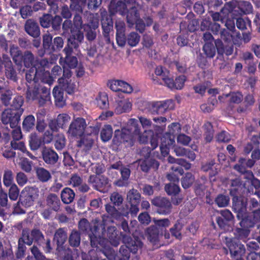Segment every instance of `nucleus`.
I'll return each instance as SVG.
<instances>
[{"label": "nucleus", "instance_id": "nucleus-43", "mask_svg": "<svg viewBox=\"0 0 260 260\" xmlns=\"http://www.w3.org/2000/svg\"><path fill=\"white\" fill-rule=\"evenodd\" d=\"M23 58L24 64L27 68L32 67L36 61L34 55L29 51H26L24 53Z\"/></svg>", "mask_w": 260, "mask_h": 260}, {"label": "nucleus", "instance_id": "nucleus-40", "mask_svg": "<svg viewBox=\"0 0 260 260\" xmlns=\"http://www.w3.org/2000/svg\"><path fill=\"white\" fill-rule=\"evenodd\" d=\"M67 239L66 233L62 229H58L54 235V240L56 241L58 245H62L64 243Z\"/></svg>", "mask_w": 260, "mask_h": 260}, {"label": "nucleus", "instance_id": "nucleus-64", "mask_svg": "<svg viewBox=\"0 0 260 260\" xmlns=\"http://www.w3.org/2000/svg\"><path fill=\"white\" fill-rule=\"evenodd\" d=\"M16 180L18 184L21 186L26 184L28 181L27 176L21 172H20L17 174L16 176Z\"/></svg>", "mask_w": 260, "mask_h": 260}, {"label": "nucleus", "instance_id": "nucleus-7", "mask_svg": "<svg viewBox=\"0 0 260 260\" xmlns=\"http://www.w3.org/2000/svg\"><path fill=\"white\" fill-rule=\"evenodd\" d=\"M86 126L84 118H76L70 124L68 133L71 137H81L84 134Z\"/></svg>", "mask_w": 260, "mask_h": 260}, {"label": "nucleus", "instance_id": "nucleus-30", "mask_svg": "<svg viewBox=\"0 0 260 260\" xmlns=\"http://www.w3.org/2000/svg\"><path fill=\"white\" fill-rule=\"evenodd\" d=\"M47 205L54 210L57 211L59 208L60 201L55 194H49L47 198Z\"/></svg>", "mask_w": 260, "mask_h": 260}, {"label": "nucleus", "instance_id": "nucleus-36", "mask_svg": "<svg viewBox=\"0 0 260 260\" xmlns=\"http://www.w3.org/2000/svg\"><path fill=\"white\" fill-rule=\"evenodd\" d=\"M10 54L13 61L16 64H19L21 62L22 59L21 52L17 46L14 45L11 46Z\"/></svg>", "mask_w": 260, "mask_h": 260}, {"label": "nucleus", "instance_id": "nucleus-20", "mask_svg": "<svg viewBox=\"0 0 260 260\" xmlns=\"http://www.w3.org/2000/svg\"><path fill=\"white\" fill-rule=\"evenodd\" d=\"M25 30L29 35L34 38L38 37L40 34L38 24L31 19L26 21L25 24Z\"/></svg>", "mask_w": 260, "mask_h": 260}, {"label": "nucleus", "instance_id": "nucleus-1", "mask_svg": "<svg viewBox=\"0 0 260 260\" xmlns=\"http://www.w3.org/2000/svg\"><path fill=\"white\" fill-rule=\"evenodd\" d=\"M103 222L101 223L100 220L96 219L93 220L92 221L93 228H92L86 219L83 218L79 222V229L83 233L88 234L92 246L99 247V245L102 246L104 244V243L106 242V240L104 239V237L105 236L104 233L105 219L104 218Z\"/></svg>", "mask_w": 260, "mask_h": 260}, {"label": "nucleus", "instance_id": "nucleus-54", "mask_svg": "<svg viewBox=\"0 0 260 260\" xmlns=\"http://www.w3.org/2000/svg\"><path fill=\"white\" fill-rule=\"evenodd\" d=\"M98 105L102 109L107 108L109 106L108 98L106 94H100L96 98Z\"/></svg>", "mask_w": 260, "mask_h": 260}, {"label": "nucleus", "instance_id": "nucleus-27", "mask_svg": "<svg viewBox=\"0 0 260 260\" xmlns=\"http://www.w3.org/2000/svg\"><path fill=\"white\" fill-rule=\"evenodd\" d=\"M141 194L137 189L133 188L127 193V201L129 204H139L140 201Z\"/></svg>", "mask_w": 260, "mask_h": 260}, {"label": "nucleus", "instance_id": "nucleus-38", "mask_svg": "<svg viewBox=\"0 0 260 260\" xmlns=\"http://www.w3.org/2000/svg\"><path fill=\"white\" fill-rule=\"evenodd\" d=\"M80 234L76 230L72 231L69 239L70 245L73 247H78L80 245Z\"/></svg>", "mask_w": 260, "mask_h": 260}, {"label": "nucleus", "instance_id": "nucleus-63", "mask_svg": "<svg viewBox=\"0 0 260 260\" xmlns=\"http://www.w3.org/2000/svg\"><path fill=\"white\" fill-rule=\"evenodd\" d=\"M96 182L94 184V188L98 189L106 185L108 183V180L107 177L104 176L96 177Z\"/></svg>", "mask_w": 260, "mask_h": 260}, {"label": "nucleus", "instance_id": "nucleus-34", "mask_svg": "<svg viewBox=\"0 0 260 260\" xmlns=\"http://www.w3.org/2000/svg\"><path fill=\"white\" fill-rule=\"evenodd\" d=\"M237 3L234 6L235 8H234L233 11H237L236 10V6L238 5V7L237 8L238 9L241 10V12L243 13H249L251 12L252 9V7L251 4L248 2H240L239 3H237V2L235 1Z\"/></svg>", "mask_w": 260, "mask_h": 260}, {"label": "nucleus", "instance_id": "nucleus-35", "mask_svg": "<svg viewBox=\"0 0 260 260\" xmlns=\"http://www.w3.org/2000/svg\"><path fill=\"white\" fill-rule=\"evenodd\" d=\"M36 173L38 179L42 182H47L51 178L50 172L43 168H38Z\"/></svg>", "mask_w": 260, "mask_h": 260}, {"label": "nucleus", "instance_id": "nucleus-5", "mask_svg": "<svg viewBox=\"0 0 260 260\" xmlns=\"http://www.w3.org/2000/svg\"><path fill=\"white\" fill-rule=\"evenodd\" d=\"M174 104L172 100L158 101L149 104L148 111L153 115H159L165 113L168 110L173 109Z\"/></svg>", "mask_w": 260, "mask_h": 260}, {"label": "nucleus", "instance_id": "nucleus-26", "mask_svg": "<svg viewBox=\"0 0 260 260\" xmlns=\"http://www.w3.org/2000/svg\"><path fill=\"white\" fill-rule=\"evenodd\" d=\"M148 239L152 243H156L158 240L160 231L158 228L154 225H151L147 229Z\"/></svg>", "mask_w": 260, "mask_h": 260}, {"label": "nucleus", "instance_id": "nucleus-23", "mask_svg": "<svg viewBox=\"0 0 260 260\" xmlns=\"http://www.w3.org/2000/svg\"><path fill=\"white\" fill-rule=\"evenodd\" d=\"M137 8L135 6L133 7L127 14L126 21L129 26H132L135 22L140 18V15L137 12L138 10L136 9H140L141 6L138 4H137Z\"/></svg>", "mask_w": 260, "mask_h": 260}, {"label": "nucleus", "instance_id": "nucleus-21", "mask_svg": "<svg viewBox=\"0 0 260 260\" xmlns=\"http://www.w3.org/2000/svg\"><path fill=\"white\" fill-rule=\"evenodd\" d=\"M71 37L68 39V42L76 48L83 40L84 35L79 30H71Z\"/></svg>", "mask_w": 260, "mask_h": 260}, {"label": "nucleus", "instance_id": "nucleus-19", "mask_svg": "<svg viewBox=\"0 0 260 260\" xmlns=\"http://www.w3.org/2000/svg\"><path fill=\"white\" fill-rule=\"evenodd\" d=\"M5 68V74L6 76L13 80H16V72L13 69L12 63L10 58L6 55L3 56V63Z\"/></svg>", "mask_w": 260, "mask_h": 260}, {"label": "nucleus", "instance_id": "nucleus-50", "mask_svg": "<svg viewBox=\"0 0 260 260\" xmlns=\"http://www.w3.org/2000/svg\"><path fill=\"white\" fill-rule=\"evenodd\" d=\"M175 143L174 137L173 135L167 133L165 134L161 139V144L165 146L170 147Z\"/></svg>", "mask_w": 260, "mask_h": 260}, {"label": "nucleus", "instance_id": "nucleus-11", "mask_svg": "<svg viewBox=\"0 0 260 260\" xmlns=\"http://www.w3.org/2000/svg\"><path fill=\"white\" fill-rule=\"evenodd\" d=\"M70 8L80 13L83 12V9L85 7L87 0H71ZM101 0H88V8L89 9L97 8L101 4Z\"/></svg>", "mask_w": 260, "mask_h": 260}, {"label": "nucleus", "instance_id": "nucleus-14", "mask_svg": "<svg viewBox=\"0 0 260 260\" xmlns=\"http://www.w3.org/2000/svg\"><path fill=\"white\" fill-rule=\"evenodd\" d=\"M226 245L232 256H242L245 252L244 245L237 242L235 240H230V241H226Z\"/></svg>", "mask_w": 260, "mask_h": 260}, {"label": "nucleus", "instance_id": "nucleus-28", "mask_svg": "<svg viewBox=\"0 0 260 260\" xmlns=\"http://www.w3.org/2000/svg\"><path fill=\"white\" fill-rule=\"evenodd\" d=\"M139 164L141 170L144 172H147L151 166H154L156 168L158 167V164L156 161L148 157L143 160H140Z\"/></svg>", "mask_w": 260, "mask_h": 260}, {"label": "nucleus", "instance_id": "nucleus-33", "mask_svg": "<svg viewBox=\"0 0 260 260\" xmlns=\"http://www.w3.org/2000/svg\"><path fill=\"white\" fill-rule=\"evenodd\" d=\"M42 141L41 139L36 134H31L29 137V144L32 150H36L41 146Z\"/></svg>", "mask_w": 260, "mask_h": 260}, {"label": "nucleus", "instance_id": "nucleus-45", "mask_svg": "<svg viewBox=\"0 0 260 260\" xmlns=\"http://www.w3.org/2000/svg\"><path fill=\"white\" fill-rule=\"evenodd\" d=\"M18 165L22 170L26 173L30 172L32 170V162L29 161L26 158H20Z\"/></svg>", "mask_w": 260, "mask_h": 260}, {"label": "nucleus", "instance_id": "nucleus-49", "mask_svg": "<svg viewBox=\"0 0 260 260\" xmlns=\"http://www.w3.org/2000/svg\"><path fill=\"white\" fill-rule=\"evenodd\" d=\"M203 50L209 57H213L215 54V48L213 43L206 42L203 47Z\"/></svg>", "mask_w": 260, "mask_h": 260}, {"label": "nucleus", "instance_id": "nucleus-37", "mask_svg": "<svg viewBox=\"0 0 260 260\" xmlns=\"http://www.w3.org/2000/svg\"><path fill=\"white\" fill-rule=\"evenodd\" d=\"M206 27H208L211 31L215 34H217L220 30V25L217 23H211L210 21L204 20L201 24V29L205 30Z\"/></svg>", "mask_w": 260, "mask_h": 260}, {"label": "nucleus", "instance_id": "nucleus-42", "mask_svg": "<svg viewBox=\"0 0 260 260\" xmlns=\"http://www.w3.org/2000/svg\"><path fill=\"white\" fill-rule=\"evenodd\" d=\"M13 174L10 170H5L3 176V183L6 187H9L14 184Z\"/></svg>", "mask_w": 260, "mask_h": 260}, {"label": "nucleus", "instance_id": "nucleus-41", "mask_svg": "<svg viewBox=\"0 0 260 260\" xmlns=\"http://www.w3.org/2000/svg\"><path fill=\"white\" fill-rule=\"evenodd\" d=\"M112 128L111 125H105L101 131V137L102 140L104 142L109 141L112 137Z\"/></svg>", "mask_w": 260, "mask_h": 260}, {"label": "nucleus", "instance_id": "nucleus-58", "mask_svg": "<svg viewBox=\"0 0 260 260\" xmlns=\"http://www.w3.org/2000/svg\"><path fill=\"white\" fill-rule=\"evenodd\" d=\"M165 190L168 194H176L179 192V186L174 183H170L165 186Z\"/></svg>", "mask_w": 260, "mask_h": 260}, {"label": "nucleus", "instance_id": "nucleus-6", "mask_svg": "<svg viewBox=\"0 0 260 260\" xmlns=\"http://www.w3.org/2000/svg\"><path fill=\"white\" fill-rule=\"evenodd\" d=\"M87 134L84 135L79 141L78 146L85 151L89 150L92 147L94 138L98 133V129L95 127L89 126L87 128Z\"/></svg>", "mask_w": 260, "mask_h": 260}, {"label": "nucleus", "instance_id": "nucleus-24", "mask_svg": "<svg viewBox=\"0 0 260 260\" xmlns=\"http://www.w3.org/2000/svg\"><path fill=\"white\" fill-rule=\"evenodd\" d=\"M247 201L243 198H233V207L239 213H243L246 211Z\"/></svg>", "mask_w": 260, "mask_h": 260}, {"label": "nucleus", "instance_id": "nucleus-17", "mask_svg": "<svg viewBox=\"0 0 260 260\" xmlns=\"http://www.w3.org/2000/svg\"><path fill=\"white\" fill-rule=\"evenodd\" d=\"M120 234V233L115 226H110L108 228L106 237L111 245L117 246L119 244L121 240Z\"/></svg>", "mask_w": 260, "mask_h": 260}, {"label": "nucleus", "instance_id": "nucleus-2", "mask_svg": "<svg viewBox=\"0 0 260 260\" xmlns=\"http://www.w3.org/2000/svg\"><path fill=\"white\" fill-rule=\"evenodd\" d=\"M23 112V109H6L2 114V121L5 124H9L11 127H15L18 126Z\"/></svg>", "mask_w": 260, "mask_h": 260}, {"label": "nucleus", "instance_id": "nucleus-55", "mask_svg": "<svg viewBox=\"0 0 260 260\" xmlns=\"http://www.w3.org/2000/svg\"><path fill=\"white\" fill-rule=\"evenodd\" d=\"M0 92L2 93L1 99L3 103L7 105L10 103V100L11 98L12 92L9 90H5L3 88L0 87Z\"/></svg>", "mask_w": 260, "mask_h": 260}, {"label": "nucleus", "instance_id": "nucleus-57", "mask_svg": "<svg viewBox=\"0 0 260 260\" xmlns=\"http://www.w3.org/2000/svg\"><path fill=\"white\" fill-rule=\"evenodd\" d=\"M194 181V178L192 174L187 173L182 179V185L184 188H188L192 184Z\"/></svg>", "mask_w": 260, "mask_h": 260}, {"label": "nucleus", "instance_id": "nucleus-61", "mask_svg": "<svg viewBox=\"0 0 260 260\" xmlns=\"http://www.w3.org/2000/svg\"><path fill=\"white\" fill-rule=\"evenodd\" d=\"M19 241H20V242L30 245L32 243L33 237L29 236L28 231L23 230L22 237L19 239Z\"/></svg>", "mask_w": 260, "mask_h": 260}, {"label": "nucleus", "instance_id": "nucleus-31", "mask_svg": "<svg viewBox=\"0 0 260 260\" xmlns=\"http://www.w3.org/2000/svg\"><path fill=\"white\" fill-rule=\"evenodd\" d=\"M71 81V80L69 81L68 80L64 81L63 78L58 79L59 84L61 86L62 89L65 90L69 94L73 93L76 89L75 84Z\"/></svg>", "mask_w": 260, "mask_h": 260}, {"label": "nucleus", "instance_id": "nucleus-56", "mask_svg": "<svg viewBox=\"0 0 260 260\" xmlns=\"http://www.w3.org/2000/svg\"><path fill=\"white\" fill-rule=\"evenodd\" d=\"M78 64V60L75 56H68L66 57L64 59V63L63 65H65L70 69L75 68Z\"/></svg>", "mask_w": 260, "mask_h": 260}, {"label": "nucleus", "instance_id": "nucleus-48", "mask_svg": "<svg viewBox=\"0 0 260 260\" xmlns=\"http://www.w3.org/2000/svg\"><path fill=\"white\" fill-rule=\"evenodd\" d=\"M30 250L34 257L28 256L26 260H45L46 258L36 246L34 245L30 248Z\"/></svg>", "mask_w": 260, "mask_h": 260}, {"label": "nucleus", "instance_id": "nucleus-16", "mask_svg": "<svg viewBox=\"0 0 260 260\" xmlns=\"http://www.w3.org/2000/svg\"><path fill=\"white\" fill-rule=\"evenodd\" d=\"M150 140V144L152 149H155L158 145V140L156 136H154L152 130H145L144 133L139 136V141L142 143H145Z\"/></svg>", "mask_w": 260, "mask_h": 260}, {"label": "nucleus", "instance_id": "nucleus-53", "mask_svg": "<svg viewBox=\"0 0 260 260\" xmlns=\"http://www.w3.org/2000/svg\"><path fill=\"white\" fill-rule=\"evenodd\" d=\"M215 203L219 207H224L228 205L230 198L228 196L219 194L215 199Z\"/></svg>", "mask_w": 260, "mask_h": 260}, {"label": "nucleus", "instance_id": "nucleus-59", "mask_svg": "<svg viewBox=\"0 0 260 260\" xmlns=\"http://www.w3.org/2000/svg\"><path fill=\"white\" fill-rule=\"evenodd\" d=\"M54 145L58 150H61L65 146L66 138L63 135L58 134L57 136Z\"/></svg>", "mask_w": 260, "mask_h": 260}, {"label": "nucleus", "instance_id": "nucleus-13", "mask_svg": "<svg viewBox=\"0 0 260 260\" xmlns=\"http://www.w3.org/2000/svg\"><path fill=\"white\" fill-rule=\"evenodd\" d=\"M132 108V101L128 98L117 100L114 105V112L117 114L129 112Z\"/></svg>", "mask_w": 260, "mask_h": 260}, {"label": "nucleus", "instance_id": "nucleus-39", "mask_svg": "<svg viewBox=\"0 0 260 260\" xmlns=\"http://www.w3.org/2000/svg\"><path fill=\"white\" fill-rule=\"evenodd\" d=\"M11 145L14 149H17L23 152L26 153L27 155L32 159H36V157L31 154L29 151L26 150L24 144L22 142H16L15 141L11 142Z\"/></svg>", "mask_w": 260, "mask_h": 260}, {"label": "nucleus", "instance_id": "nucleus-22", "mask_svg": "<svg viewBox=\"0 0 260 260\" xmlns=\"http://www.w3.org/2000/svg\"><path fill=\"white\" fill-rule=\"evenodd\" d=\"M103 247L102 250L103 253L108 258L109 260H126L128 258L119 255H115L114 251L109 246L106 245L105 243L101 246Z\"/></svg>", "mask_w": 260, "mask_h": 260}, {"label": "nucleus", "instance_id": "nucleus-25", "mask_svg": "<svg viewBox=\"0 0 260 260\" xmlns=\"http://www.w3.org/2000/svg\"><path fill=\"white\" fill-rule=\"evenodd\" d=\"M75 198L73 190L69 187L64 188L61 193L62 201L65 204H70L73 202Z\"/></svg>", "mask_w": 260, "mask_h": 260}, {"label": "nucleus", "instance_id": "nucleus-18", "mask_svg": "<svg viewBox=\"0 0 260 260\" xmlns=\"http://www.w3.org/2000/svg\"><path fill=\"white\" fill-rule=\"evenodd\" d=\"M42 156L45 162L50 165L55 164L58 159L57 154L50 148H44L42 151Z\"/></svg>", "mask_w": 260, "mask_h": 260}, {"label": "nucleus", "instance_id": "nucleus-8", "mask_svg": "<svg viewBox=\"0 0 260 260\" xmlns=\"http://www.w3.org/2000/svg\"><path fill=\"white\" fill-rule=\"evenodd\" d=\"M49 62L46 59L36 60L33 66L31 68L32 70V76L37 75L38 78L44 80L45 77H49L50 73L46 71L48 68Z\"/></svg>", "mask_w": 260, "mask_h": 260}, {"label": "nucleus", "instance_id": "nucleus-52", "mask_svg": "<svg viewBox=\"0 0 260 260\" xmlns=\"http://www.w3.org/2000/svg\"><path fill=\"white\" fill-rule=\"evenodd\" d=\"M205 129V140L207 142H210L213 138V130L212 125L209 122H206L204 124Z\"/></svg>", "mask_w": 260, "mask_h": 260}, {"label": "nucleus", "instance_id": "nucleus-44", "mask_svg": "<svg viewBox=\"0 0 260 260\" xmlns=\"http://www.w3.org/2000/svg\"><path fill=\"white\" fill-rule=\"evenodd\" d=\"M140 36L136 32H132L127 35L126 41L128 44L132 46H136L140 41Z\"/></svg>", "mask_w": 260, "mask_h": 260}, {"label": "nucleus", "instance_id": "nucleus-10", "mask_svg": "<svg viewBox=\"0 0 260 260\" xmlns=\"http://www.w3.org/2000/svg\"><path fill=\"white\" fill-rule=\"evenodd\" d=\"M236 2H231L224 5V7L219 12H212L211 17L214 21H220L223 22L226 19L230 13H232L234 8V6L236 4Z\"/></svg>", "mask_w": 260, "mask_h": 260}, {"label": "nucleus", "instance_id": "nucleus-62", "mask_svg": "<svg viewBox=\"0 0 260 260\" xmlns=\"http://www.w3.org/2000/svg\"><path fill=\"white\" fill-rule=\"evenodd\" d=\"M10 187L9 191V198L11 200L16 201L18 198L19 190L15 184H13Z\"/></svg>", "mask_w": 260, "mask_h": 260}, {"label": "nucleus", "instance_id": "nucleus-12", "mask_svg": "<svg viewBox=\"0 0 260 260\" xmlns=\"http://www.w3.org/2000/svg\"><path fill=\"white\" fill-rule=\"evenodd\" d=\"M152 203L154 206L159 207L157 212L160 214H168L171 211V204L165 198L156 197L152 200Z\"/></svg>", "mask_w": 260, "mask_h": 260}, {"label": "nucleus", "instance_id": "nucleus-15", "mask_svg": "<svg viewBox=\"0 0 260 260\" xmlns=\"http://www.w3.org/2000/svg\"><path fill=\"white\" fill-rule=\"evenodd\" d=\"M127 6L122 1L116 2L112 1L109 7V12L111 15L119 13L121 15H124L127 11Z\"/></svg>", "mask_w": 260, "mask_h": 260}, {"label": "nucleus", "instance_id": "nucleus-32", "mask_svg": "<svg viewBox=\"0 0 260 260\" xmlns=\"http://www.w3.org/2000/svg\"><path fill=\"white\" fill-rule=\"evenodd\" d=\"M53 94L55 99L56 105L58 107H62L65 104L63 92L58 87H55L53 89Z\"/></svg>", "mask_w": 260, "mask_h": 260}, {"label": "nucleus", "instance_id": "nucleus-9", "mask_svg": "<svg viewBox=\"0 0 260 260\" xmlns=\"http://www.w3.org/2000/svg\"><path fill=\"white\" fill-rule=\"evenodd\" d=\"M225 25L228 29L232 31V34L227 32H222L221 38L228 42H232L234 44L239 45L240 44V34L239 32L234 31L235 23L231 20H227Z\"/></svg>", "mask_w": 260, "mask_h": 260}, {"label": "nucleus", "instance_id": "nucleus-4", "mask_svg": "<svg viewBox=\"0 0 260 260\" xmlns=\"http://www.w3.org/2000/svg\"><path fill=\"white\" fill-rule=\"evenodd\" d=\"M39 196L38 190L33 187H25L21 191L20 202L25 207H28L34 204L35 200Z\"/></svg>", "mask_w": 260, "mask_h": 260}, {"label": "nucleus", "instance_id": "nucleus-29", "mask_svg": "<svg viewBox=\"0 0 260 260\" xmlns=\"http://www.w3.org/2000/svg\"><path fill=\"white\" fill-rule=\"evenodd\" d=\"M36 119L35 117L32 115H29L26 116L23 121L22 128L27 132H29L32 129L35 125Z\"/></svg>", "mask_w": 260, "mask_h": 260}, {"label": "nucleus", "instance_id": "nucleus-46", "mask_svg": "<svg viewBox=\"0 0 260 260\" xmlns=\"http://www.w3.org/2000/svg\"><path fill=\"white\" fill-rule=\"evenodd\" d=\"M71 120V117L67 114L62 113L59 114L56 118L57 126L59 127H63Z\"/></svg>", "mask_w": 260, "mask_h": 260}, {"label": "nucleus", "instance_id": "nucleus-51", "mask_svg": "<svg viewBox=\"0 0 260 260\" xmlns=\"http://www.w3.org/2000/svg\"><path fill=\"white\" fill-rule=\"evenodd\" d=\"M153 221L155 223V226L157 227L159 231H162L164 229H166L170 225V220L167 219H156V218L153 219Z\"/></svg>", "mask_w": 260, "mask_h": 260}, {"label": "nucleus", "instance_id": "nucleus-47", "mask_svg": "<svg viewBox=\"0 0 260 260\" xmlns=\"http://www.w3.org/2000/svg\"><path fill=\"white\" fill-rule=\"evenodd\" d=\"M40 99L39 100V104L43 106L46 101L49 100L50 91L47 88L42 87L40 90Z\"/></svg>", "mask_w": 260, "mask_h": 260}, {"label": "nucleus", "instance_id": "nucleus-60", "mask_svg": "<svg viewBox=\"0 0 260 260\" xmlns=\"http://www.w3.org/2000/svg\"><path fill=\"white\" fill-rule=\"evenodd\" d=\"M89 27L90 29L87 30V34L86 35V38L88 40L91 41L94 40L96 37V33L94 31L91 29V27H92V28L95 29L96 28L98 27V22L97 21H95L93 24H88Z\"/></svg>", "mask_w": 260, "mask_h": 260}, {"label": "nucleus", "instance_id": "nucleus-3", "mask_svg": "<svg viewBox=\"0 0 260 260\" xmlns=\"http://www.w3.org/2000/svg\"><path fill=\"white\" fill-rule=\"evenodd\" d=\"M140 128L138 125V121L135 119H131L128 120L126 127L122 129L121 139L123 141H132L135 136H139Z\"/></svg>", "mask_w": 260, "mask_h": 260}]
</instances>
